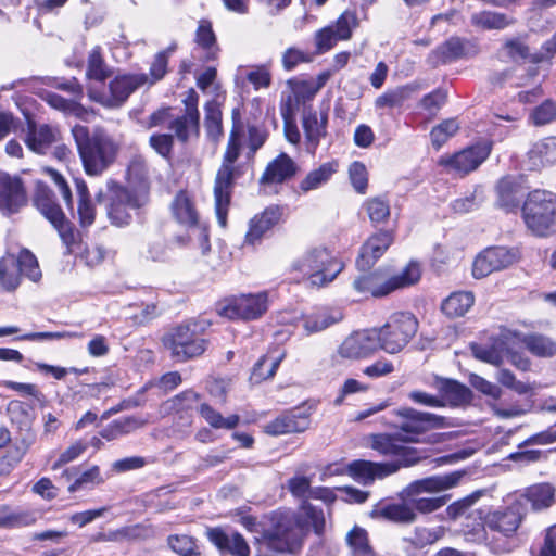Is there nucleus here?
I'll return each mask as SVG.
<instances>
[{"label":"nucleus","mask_w":556,"mask_h":556,"mask_svg":"<svg viewBox=\"0 0 556 556\" xmlns=\"http://www.w3.org/2000/svg\"><path fill=\"white\" fill-rule=\"evenodd\" d=\"M265 140V132L256 126H250L245 131L239 110L232 111V128L214 185L215 212L219 226L226 227L227 225L233 181L240 176V167L236 165V161L243 143L248 142V156L250 157L264 144Z\"/></svg>","instance_id":"f257e3e1"},{"label":"nucleus","mask_w":556,"mask_h":556,"mask_svg":"<svg viewBox=\"0 0 556 556\" xmlns=\"http://www.w3.org/2000/svg\"><path fill=\"white\" fill-rule=\"evenodd\" d=\"M131 170L130 168L126 187L114 180H109L106 182V194L102 191L97 194L98 202L105 201L108 218L118 227L128 225L132 218V212L138 211L149 202V186L146 179L140 178L138 182H132Z\"/></svg>","instance_id":"f03ea898"},{"label":"nucleus","mask_w":556,"mask_h":556,"mask_svg":"<svg viewBox=\"0 0 556 556\" xmlns=\"http://www.w3.org/2000/svg\"><path fill=\"white\" fill-rule=\"evenodd\" d=\"M72 135L87 175L100 176L116 160L119 144L105 131L96 130L90 135L87 127L77 124Z\"/></svg>","instance_id":"7ed1b4c3"},{"label":"nucleus","mask_w":556,"mask_h":556,"mask_svg":"<svg viewBox=\"0 0 556 556\" xmlns=\"http://www.w3.org/2000/svg\"><path fill=\"white\" fill-rule=\"evenodd\" d=\"M462 477V472L454 471L415 480L404 488L399 496L401 500L409 502L416 514H430L443 507L450 496H425V494L450 490L458 484Z\"/></svg>","instance_id":"20e7f679"},{"label":"nucleus","mask_w":556,"mask_h":556,"mask_svg":"<svg viewBox=\"0 0 556 556\" xmlns=\"http://www.w3.org/2000/svg\"><path fill=\"white\" fill-rule=\"evenodd\" d=\"M210 323L202 319H190L169 329L162 339L163 345L176 362H187L201 356L208 342L204 337Z\"/></svg>","instance_id":"39448f33"},{"label":"nucleus","mask_w":556,"mask_h":556,"mask_svg":"<svg viewBox=\"0 0 556 556\" xmlns=\"http://www.w3.org/2000/svg\"><path fill=\"white\" fill-rule=\"evenodd\" d=\"M342 269L343 264L324 247L305 251L290 266V271L296 274L299 279L307 280L311 286L317 288L333 281Z\"/></svg>","instance_id":"423d86ee"},{"label":"nucleus","mask_w":556,"mask_h":556,"mask_svg":"<svg viewBox=\"0 0 556 556\" xmlns=\"http://www.w3.org/2000/svg\"><path fill=\"white\" fill-rule=\"evenodd\" d=\"M522 218L535 236L556 232V194L540 189L529 192L522 205Z\"/></svg>","instance_id":"0eeeda50"},{"label":"nucleus","mask_w":556,"mask_h":556,"mask_svg":"<svg viewBox=\"0 0 556 556\" xmlns=\"http://www.w3.org/2000/svg\"><path fill=\"white\" fill-rule=\"evenodd\" d=\"M418 329L416 317L408 312H397L389 317L387 323L372 328L379 350L388 354H397L407 346Z\"/></svg>","instance_id":"6e6552de"},{"label":"nucleus","mask_w":556,"mask_h":556,"mask_svg":"<svg viewBox=\"0 0 556 556\" xmlns=\"http://www.w3.org/2000/svg\"><path fill=\"white\" fill-rule=\"evenodd\" d=\"M302 546V529L291 520H285L256 540V556H295Z\"/></svg>","instance_id":"1a4fd4ad"},{"label":"nucleus","mask_w":556,"mask_h":556,"mask_svg":"<svg viewBox=\"0 0 556 556\" xmlns=\"http://www.w3.org/2000/svg\"><path fill=\"white\" fill-rule=\"evenodd\" d=\"M520 339V333L504 329L491 345H472L471 350L476 358L498 366L506 358L516 368L527 371L530 368V362L515 350V343Z\"/></svg>","instance_id":"9d476101"},{"label":"nucleus","mask_w":556,"mask_h":556,"mask_svg":"<svg viewBox=\"0 0 556 556\" xmlns=\"http://www.w3.org/2000/svg\"><path fill=\"white\" fill-rule=\"evenodd\" d=\"M172 211L177 222L188 227L187 237L178 236L175 241L179 245L195 244L202 254H206L211 249L208 231L198 223V212L186 191H180L175 197Z\"/></svg>","instance_id":"9b49d317"},{"label":"nucleus","mask_w":556,"mask_h":556,"mask_svg":"<svg viewBox=\"0 0 556 556\" xmlns=\"http://www.w3.org/2000/svg\"><path fill=\"white\" fill-rule=\"evenodd\" d=\"M391 426L401 431L407 443H419L420 437L431 429L445 427V418L431 413L418 412L414 408H401L392 412Z\"/></svg>","instance_id":"f8f14e48"},{"label":"nucleus","mask_w":556,"mask_h":556,"mask_svg":"<svg viewBox=\"0 0 556 556\" xmlns=\"http://www.w3.org/2000/svg\"><path fill=\"white\" fill-rule=\"evenodd\" d=\"M146 85L147 75L144 73L123 74L111 80L106 88L90 85L88 97L103 106L116 108L121 106L135 90Z\"/></svg>","instance_id":"ddd939ff"},{"label":"nucleus","mask_w":556,"mask_h":556,"mask_svg":"<svg viewBox=\"0 0 556 556\" xmlns=\"http://www.w3.org/2000/svg\"><path fill=\"white\" fill-rule=\"evenodd\" d=\"M268 308L266 292L249 293L225 298L216 303V312L228 319L254 320Z\"/></svg>","instance_id":"4468645a"},{"label":"nucleus","mask_w":556,"mask_h":556,"mask_svg":"<svg viewBox=\"0 0 556 556\" xmlns=\"http://www.w3.org/2000/svg\"><path fill=\"white\" fill-rule=\"evenodd\" d=\"M407 443L404 438L399 434L380 433L371 437L370 446L379 454L387 457H394L395 460L389 462L402 467H409L417 464L421 456L416 448L405 445Z\"/></svg>","instance_id":"2eb2a0df"},{"label":"nucleus","mask_w":556,"mask_h":556,"mask_svg":"<svg viewBox=\"0 0 556 556\" xmlns=\"http://www.w3.org/2000/svg\"><path fill=\"white\" fill-rule=\"evenodd\" d=\"M34 203L40 213L59 231L63 242L70 245L74 241V232L61 207L55 203L52 191L47 186L38 184Z\"/></svg>","instance_id":"dca6fc26"},{"label":"nucleus","mask_w":556,"mask_h":556,"mask_svg":"<svg viewBox=\"0 0 556 556\" xmlns=\"http://www.w3.org/2000/svg\"><path fill=\"white\" fill-rule=\"evenodd\" d=\"M518 261V251L506 247H490L480 252L472 264V276L482 279L503 270Z\"/></svg>","instance_id":"f3484780"},{"label":"nucleus","mask_w":556,"mask_h":556,"mask_svg":"<svg viewBox=\"0 0 556 556\" xmlns=\"http://www.w3.org/2000/svg\"><path fill=\"white\" fill-rule=\"evenodd\" d=\"M526 514L527 507L522 506V502L514 500L508 506L490 511L484 517V525L491 531L509 539L517 532Z\"/></svg>","instance_id":"a211bd4d"},{"label":"nucleus","mask_w":556,"mask_h":556,"mask_svg":"<svg viewBox=\"0 0 556 556\" xmlns=\"http://www.w3.org/2000/svg\"><path fill=\"white\" fill-rule=\"evenodd\" d=\"M358 25L357 16L354 12L345 11L340 17L315 34V46L317 53H325L332 49L340 40H348L352 31Z\"/></svg>","instance_id":"6ab92c4d"},{"label":"nucleus","mask_w":556,"mask_h":556,"mask_svg":"<svg viewBox=\"0 0 556 556\" xmlns=\"http://www.w3.org/2000/svg\"><path fill=\"white\" fill-rule=\"evenodd\" d=\"M491 152L490 142H480L464 149L452 156L442 157L440 164L443 165L448 172L466 175L477 169L482 164Z\"/></svg>","instance_id":"aec40b11"},{"label":"nucleus","mask_w":556,"mask_h":556,"mask_svg":"<svg viewBox=\"0 0 556 556\" xmlns=\"http://www.w3.org/2000/svg\"><path fill=\"white\" fill-rule=\"evenodd\" d=\"M375 331L365 329L346 337L338 348V355L345 359L369 357L379 350Z\"/></svg>","instance_id":"412c9836"},{"label":"nucleus","mask_w":556,"mask_h":556,"mask_svg":"<svg viewBox=\"0 0 556 556\" xmlns=\"http://www.w3.org/2000/svg\"><path fill=\"white\" fill-rule=\"evenodd\" d=\"M282 210L277 205L268 206L261 214L255 215L249 223L243 245L260 244L263 238L280 222Z\"/></svg>","instance_id":"4be33fe9"},{"label":"nucleus","mask_w":556,"mask_h":556,"mask_svg":"<svg viewBox=\"0 0 556 556\" xmlns=\"http://www.w3.org/2000/svg\"><path fill=\"white\" fill-rule=\"evenodd\" d=\"M26 203V192L22 180L0 172V210L4 214L17 212Z\"/></svg>","instance_id":"5701e85b"},{"label":"nucleus","mask_w":556,"mask_h":556,"mask_svg":"<svg viewBox=\"0 0 556 556\" xmlns=\"http://www.w3.org/2000/svg\"><path fill=\"white\" fill-rule=\"evenodd\" d=\"M393 242V236L390 231H380L367 239L361 249L356 266L359 270L369 269L389 249Z\"/></svg>","instance_id":"b1692460"},{"label":"nucleus","mask_w":556,"mask_h":556,"mask_svg":"<svg viewBox=\"0 0 556 556\" xmlns=\"http://www.w3.org/2000/svg\"><path fill=\"white\" fill-rule=\"evenodd\" d=\"M390 273L387 269H377L355 278L353 288L362 295L381 298L392 292Z\"/></svg>","instance_id":"393cba45"},{"label":"nucleus","mask_w":556,"mask_h":556,"mask_svg":"<svg viewBox=\"0 0 556 556\" xmlns=\"http://www.w3.org/2000/svg\"><path fill=\"white\" fill-rule=\"evenodd\" d=\"M207 538L222 554L232 556L250 555V547L239 532L212 528L207 530Z\"/></svg>","instance_id":"a878e982"},{"label":"nucleus","mask_w":556,"mask_h":556,"mask_svg":"<svg viewBox=\"0 0 556 556\" xmlns=\"http://www.w3.org/2000/svg\"><path fill=\"white\" fill-rule=\"evenodd\" d=\"M399 466L393 464L374 463L369 460H354L348 466L350 476L363 484H370L376 479H383L395 473Z\"/></svg>","instance_id":"bb28decb"},{"label":"nucleus","mask_w":556,"mask_h":556,"mask_svg":"<svg viewBox=\"0 0 556 556\" xmlns=\"http://www.w3.org/2000/svg\"><path fill=\"white\" fill-rule=\"evenodd\" d=\"M298 172V165L286 153H280L266 167L261 177V185L264 188H270L292 178Z\"/></svg>","instance_id":"cd10ccee"},{"label":"nucleus","mask_w":556,"mask_h":556,"mask_svg":"<svg viewBox=\"0 0 556 556\" xmlns=\"http://www.w3.org/2000/svg\"><path fill=\"white\" fill-rule=\"evenodd\" d=\"M308 425V414L301 408H295L268 422L265 426V431L271 435H280L291 432H302L307 429Z\"/></svg>","instance_id":"c85d7f7f"},{"label":"nucleus","mask_w":556,"mask_h":556,"mask_svg":"<svg viewBox=\"0 0 556 556\" xmlns=\"http://www.w3.org/2000/svg\"><path fill=\"white\" fill-rule=\"evenodd\" d=\"M327 121L328 117L326 113L318 114L312 109L304 111L302 117V126L305 132V144L307 152L314 153L319 144L320 139L326 136Z\"/></svg>","instance_id":"c756f323"},{"label":"nucleus","mask_w":556,"mask_h":556,"mask_svg":"<svg viewBox=\"0 0 556 556\" xmlns=\"http://www.w3.org/2000/svg\"><path fill=\"white\" fill-rule=\"evenodd\" d=\"M472 48L473 47L468 41L453 37L431 52L429 62L433 66L446 64L475 52Z\"/></svg>","instance_id":"7c9ffc66"},{"label":"nucleus","mask_w":556,"mask_h":556,"mask_svg":"<svg viewBox=\"0 0 556 556\" xmlns=\"http://www.w3.org/2000/svg\"><path fill=\"white\" fill-rule=\"evenodd\" d=\"M556 163V137L543 138L531 147L528 152L527 167L539 170Z\"/></svg>","instance_id":"2f4dec72"},{"label":"nucleus","mask_w":556,"mask_h":556,"mask_svg":"<svg viewBox=\"0 0 556 556\" xmlns=\"http://www.w3.org/2000/svg\"><path fill=\"white\" fill-rule=\"evenodd\" d=\"M515 500L521 501L523 507L529 503L533 510L540 511L553 505L555 489L549 483L533 484L525 489Z\"/></svg>","instance_id":"473e14b6"},{"label":"nucleus","mask_w":556,"mask_h":556,"mask_svg":"<svg viewBox=\"0 0 556 556\" xmlns=\"http://www.w3.org/2000/svg\"><path fill=\"white\" fill-rule=\"evenodd\" d=\"M523 193L521 178L505 177L497 185V203L506 211H514L519 206Z\"/></svg>","instance_id":"72a5a7b5"},{"label":"nucleus","mask_w":556,"mask_h":556,"mask_svg":"<svg viewBox=\"0 0 556 556\" xmlns=\"http://www.w3.org/2000/svg\"><path fill=\"white\" fill-rule=\"evenodd\" d=\"M343 318L339 309L323 307L301 318L302 327L307 334L316 333L339 323Z\"/></svg>","instance_id":"f704fd0d"},{"label":"nucleus","mask_w":556,"mask_h":556,"mask_svg":"<svg viewBox=\"0 0 556 556\" xmlns=\"http://www.w3.org/2000/svg\"><path fill=\"white\" fill-rule=\"evenodd\" d=\"M374 517H381L387 520L400 523H412L417 515L410 503L402 500L401 503L379 504L372 510Z\"/></svg>","instance_id":"c9c22d12"},{"label":"nucleus","mask_w":556,"mask_h":556,"mask_svg":"<svg viewBox=\"0 0 556 556\" xmlns=\"http://www.w3.org/2000/svg\"><path fill=\"white\" fill-rule=\"evenodd\" d=\"M434 387L439 392V399L443 401L442 407L458 406L469 399V389L455 380L438 378Z\"/></svg>","instance_id":"e433bc0d"},{"label":"nucleus","mask_w":556,"mask_h":556,"mask_svg":"<svg viewBox=\"0 0 556 556\" xmlns=\"http://www.w3.org/2000/svg\"><path fill=\"white\" fill-rule=\"evenodd\" d=\"M58 129L48 125H41L38 128L29 125L25 143L29 150L38 154H45L50 146L56 140Z\"/></svg>","instance_id":"4c0bfd02"},{"label":"nucleus","mask_w":556,"mask_h":556,"mask_svg":"<svg viewBox=\"0 0 556 556\" xmlns=\"http://www.w3.org/2000/svg\"><path fill=\"white\" fill-rule=\"evenodd\" d=\"M475 295L471 291L451 293L441 304L442 312L450 318L463 317L473 305Z\"/></svg>","instance_id":"58836bf2"},{"label":"nucleus","mask_w":556,"mask_h":556,"mask_svg":"<svg viewBox=\"0 0 556 556\" xmlns=\"http://www.w3.org/2000/svg\"><path fill=\"white\" fill-rule=\"evenodd\" d=\"M521 348L528 349L533 355L539 357L556 355V343L544 336H523L520 333V339L515 343V350L518 351Z\"/></svg>","instance_id":"ea45409f"},{"label":"nucleus","mask_w":556,"mask_h":556,"mask_svg":"<svg viewBox=\"0 0 556 556\" xmlns=\"http://www.w3.org/2000/svg\"><path fill=\"white\" fill-rule=\"evenodd\" d=\"M337 162H326L319 167L311 170L300 182V189L303 192L316 190L327 184L331 176L337 172Z\"/></svg>","instance_id":"a19ab883"},{"label":"nucleus","mask_w":556,"mask_h":556,"mask_svg":"<svg viewBox=\"0 0 556 556\" xmlns=\"http://www.w3.org/2000/svg\"><path fill=\"white\" fill-rule=\"evenodd\" d=\"M352 556H377L374 551L368 532L358 526H354L345 536Z\"/></svg>","instance_id":"79ce46f5"},{"label":"nucleus","mask_w":556,"mask_h":556,"mask_svg":"<svg viewBox=\"0 0 556 556\" xmlns=\"http://www.w3.org/2000/svg\"><path fill=\"white\" fill-rule=\"evenodd\" d=\"M76 192L78 195V217L79 223L84 227L93 224L96 218V208L91 202L87 184L83 179L75 180Z\"/></svg>","instance_id":"37998d69"},{"label":"nucleus","mask_w":556,"mask_h":556,"mask_svg":"<svg viewBox=\"0 0 556 556\" xmlns=\"http://www.w3.org/2000/svg\"><path fill=\"white\" fill-rule=\"evenodd\" d=\"M195 42L205 52L206 60H215L217 58L219 48L210 21L201 20L199 22L195 33Z\"/></svg>","instance_id":"c03bdc74"},{"label":"nucleus","mask_w":556,"mask_h":556,"mask_svg":"<svg viewBox=\"0 0 556 556\" xmlns=\"http://www.w3.org/2000/svg\"><path fill=\"white\" fill-rule=\"evenodd\" d=\"M201 417L214 429H235L240 421V417L236 414L224 417L219 412L214 409L206 403H202L199 407Z\"/></svg>","instance_id":"a18cd8bd"},{"label":"nucleus","mask_w":556,"mask_h":556,"mask_svg":"<svg viewBox=\"0 0 556 556\" xmlns=\"http://www.w3.org/2000/svg\"><path fill=\"white\" fill-rule=\"evenodd\" d=\"M204 111V123L207 136L212 140L218 141L223 136L220 103L216 99L211 100L205 104Z\"/></svg>","instance_id":"49530a36"},{"label":"nucleus","mask_w":556,"mask_h":556,"mask_svg":"<svg viewBox=\"0 0 556 556\" xmlns=\"http://www.w3.org/2000/svg\"><path fill=\"white\" fill-rule=\"evenodd\" d=\"M86 75L90 80H94L93 85L104 81L111 75V71L102 58L100 47H94L90 51Z\"/></svg>","instance_id":"de8ad7c7"},{"label":"nucleus","mask_w":556,"mask_h":556,"mask_svg":"<svg viewBox=\"0 0 556 556\" xmlns=\"http://www.w3.org/2000/svg\"><path fill=\"white\" fill-rule=\"evenodd\" d=\"M415 88L406 85L401 86L392 90H388L381 96H379L376 101V108L379 109H393V108H400L403 105V103L408 100L412 94L414 93Z\"/></svg>","instance_id":"09e8293b"},{"label":"nucleus","mask_w":556,"mask_h":556,"mask_svg":"<svg viewBox=\"0 0 556 556\" xmlns=\"http://www.w3.org/2000/svg\"><path fill=\"white\" fill-rule=\"evenodd\" d=\"M473 25L484 29H503L514 23V20L506 14L482 11L471 16Z\"/></svg>","instance_id":"8fccbe9b"},{"label":"nucleus","mask_w":556,"mask_h":556,"mask_svg":"<svg viewBox=\"0 0 556 556\" xmlns=\"http://www.w3.org/2000/svg\"><path fill=\"white\" fill-rule=\"evenodd\" d=\"M20 283L15 256L9 254L0 262V290L12 291Z\"/></svg>","instance_id":"3c124183"},{"label":"nucleus","mask_w":556,"mask_h":556,"mask_svg":"<svg viewBox=\"0 0 556 556\" xmlns=\"http://www.w3.org/2000/svg\"><path fill=\"white\" fill-rule=\"evenodd\" d=\"M288 86L291 91L282 99V102L291 97L292 103L294 104V111L298 109L300 103H305L306 101L312 100L318 92L311 80L291 79L288 81Z\"/></svg>","instance_id":"603ef678"},{"label":"nucleus","mask_w":556,"mask_h":556,"mask_svg":"<svg viewBox=\"0 0 556 556\" xmlns=\"http://www.w3.org/2000/svg\"><path fill=\"white\" fill-rule=\"evenodd\" d=\"M420 277V264L418 262L410 261L401 273L394 275L390 274L392 292L417 283Z\"/></svg>","instance_id":"864d4df0"},{"label":"nucleus","mask_w":556,"mask_h":556,"mask_svg":"<svg viewBox=\"0 0 556 556\" xmlns=\"http://www.w3.org/2000/svg\"><path fill=\"white\" fill-rule=\"evenodd\" d=\"M199 116L184 114L172 122L170 129L180 141L186 142L199 135Z\"/></svg>","instance_id":"5fc2aeb1"},{"label":"nucleus","mask_w":556,"mask_h":556,"mask_svg":"<svg viewBox=\"0 0 556 556\" xmlns=\"http://www.w3.org/2000/svg\"><path fill=\"white\" fill-rule=\"evenodd\" d=\"M36 516L29 510H11L8 507L0 508V527H24L33 525Z\"/></svg>","instance_id":"6e6d98bb"},{"label":"nucleus","mask_w":556,"mask_h":556,"mask_svg":"<svg viewBox=\"0 0 556 556\" xmlns=\"http://www.w3.org/2000/svg\"><path fill=\"white\" fill-rule=\"evenodd\" d=\"M281 359L282 355H265L262 358H260L258 362L253 367L251 374V381L254 383H260L263 380L271 378L275 375Z\"/></svg>","instance_id":"4d7b16f0"},{"label":"nucleus","mask_w":556,"mask_h":556,"mask_svg":"<svg viewBox=\"0 0 556 556\" xmlns=\"http://www.w3.org/2000/svg\"><path fill=\"white\" fill-rule=\"evenodd\" d=\"M363 207L368 214L371 223L380 224L388 220L390 216V204L389 201L383 197H374L367 199Z\"/></svg>","instance_id":"13d9d810"},{"label":"nucleus","mask_w":556,"mask_h":556,"mask_svg":"<svg viewBox=\"0 0 556 556\" xmlns=\"http://www.w3.org/2000/svg\"><path fill=\"white\" fill-rule=\"evenodd\" d=\"M18 277L26 276L31 281H38L41 278V271L36 256L28 250H21L17 257H15Z\"/></svg>","instance_id":"bf43d9fd"},{"label":"nucleus","mask_w":556,"mask_h":556,"mask_svg":"<svg viewBox=\"0 0 556 556\" xmlns=\"http://www.w3.org/2000/svg\"><path fill=\"white\" fill-rule=\"evenodd\" d=\"M176 49V45L169 46L166 50L159 52L151 64L150 73L147 75V85L152 86L161 80L167 72L168 56Z\"/></svg>","instance_id":"052dcab7"},{"label":"nucleus","mask_w":556,"mask_h":556,"mask_svg":"<svg viewBox=\"0 0 556 556\" xmlns=\"http://www.w3.org/2000/svg\"><path fill=\"white\" fill-rule=\"evenodd\" d=\"M172 551L180 556H199L197 541L187 534L169 535L167 539Z\"/></svg>","instance_id":"680f3d73"},{"label":"nucleus","mask_w":556,"mask_h":556,"mask_svg":"<svg viewBox=\"0 0 556 556\" xmlns=\"http://www.w3.org/2000/svg\"><path fill=\"white\" fill-rule=\"evenodd\" d=\"M280 111L285 119V135L287 140L292 144H299L301 140V134L296 125L291 123V118L294 115V104L292 103L291 97L281 102Z\"/></svg>","instance_id":"e2e57ef3"},{"label":"nucleus","mask_w":556,"mask_h":556,"mask_svg":"<svg viewBox=\"0 0 556 556\" xmlns=\"http://www.w3.org/2000/svg\"><path fill=\"white\" fill-rule=\"evenodd\" d=\"M459 128L456 119H446L440 125L435 126L431 132L432 144L440 149L452 136H454Z\"/></svg>","instance_id":"0e129e2a"},{"label":"nucleus","mask_w":556,"mask_h":556,"mask_svg":"<svg viewBox=\"0 0 556 556\" xmlns=\"http://www.w3.org/2000/svg\"><path fill=\"white\" fill-rule=\"evenodd\" d=\"M496 379L501 384L520 395L532 393L534 390L533 384L517 380L515 375L508 369H500Z\"/></svg>","instance_id":"69168bd1"},{"label":"nucleus","mask_w":556,"mask_h":556,"mask_svg":"<svg viewBox=\"0 0 556 556\" xmlns=\"http://www.w3.org/2000/svg\"><path fill=\"white\" fill-rule=\"evenodd\" d=\"M104 481L100 468L98 466H92L79 477L75 479V481L68 486V491L71 493L76 492L88 485H98Z\"/></svg>","instance_id":"338daca9"},{"label":"nucleus","mask_w":556,"mask_h":556,"mask_svg":"<svg viewBox=\"0 0 556 556\" xmlns=\"http://www.w3.org/2000/svg\"><path fill=\"white\" fill-rule=\"evenodd\" d=\"M532 124L542 126L556 119V105L552 101H545L535 108L530 115Z\"/></svg>","instance_id":"774afa93"}]
</instances>
